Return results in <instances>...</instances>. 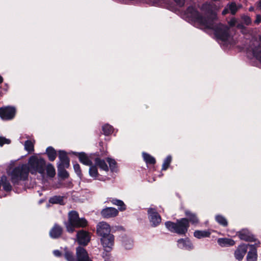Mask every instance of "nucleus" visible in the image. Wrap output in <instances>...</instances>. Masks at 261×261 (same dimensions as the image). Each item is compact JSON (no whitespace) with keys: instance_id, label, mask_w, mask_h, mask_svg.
I'll use <instances>...</instances> for the list:
<instances>
[{"instance_id":"f257e3e1","label":"nucleus","mask_w":261,"mask_h":261,"mask_svg":"<svg viewBox=\"0 0 261 261\" xmlns=\"http://www.w3.org/2000/svg\"><path fill=\"white\" fill-rule=\"evenodd\" d=\"M66 231L72 233L75 228H84L88 225V221L85 218H80L77 212L71 211L68 213V221L64 222Z\"/></svg>"},{"instance_id":"f03ea898","label":"nucleus","mask_w":261,"mask_h":261,"mask_svg":"<svg viewBox=\"0 0 261 261\" xmlns=\"http://www.w3.org/2000/svg\"><path fill=\"white\" fill-rule=\"evenodd\" d=\"M30 168L28 165L23 164L15 167L9 175L14 186L19 185L20 181H25L28 178Z\"/></svg>"},{"instance_id":"7ed1b4c3","label":"nucleus","mask_w":261,"mask_h":261,"mask_svg":"<svg viewBox=\"0 0 261 261\" xmlns=\"http://www.w3.org/2000/svg\"><path fill=\"white\" fill-rule=\"evenodd\" d=\"M204 27L213 30L216 38L222 41H226L229 38V27L221 22L214 21L211 23H207Z\"/></svg>"},{"instance_id":"20e7f679","label":"nucleus","mask_w":261,"mask_h":261,"mask_svg":"<svg viewBox=\"0 0 261 261\" xmlns=\"http://www.w3.org/2000/svg\"><path fill=\"white\" fill-rule=\"evenodd\" d=\"M165 225L171 232L179 235H186L190 227L188 220L184 218L177 219L175 222L170 221H166Z\"/></svg>"},{"instance_id":"39448f33","label":"nucleus","mask_w":261,"mask_h":261,"mask_svg":"<svg viewBox=\"0 0 261 261\" xmlns=\"http://www.w3.org/2000/svg\"><path fill=\"white\" fill-rule=\"evenodd\" d=\"M28 164L31 173L33 174L34 172H38L41 174L44 173L46 161L43 158L32 155L29 159Z\"/></svg>"},{"instance_id":"423d86ee","label":"nucleus","mask_w":261,"mask_h":261,"mask_svg":"<svg viewBox=\"0 0 261 261\" xmlns=\"http://www.w3.org/2000/svg\"><path fill=\"white\" fill-rule=\"evenodd\" d=\"M185 14L192 21L197 22L202 26L204 27L207 23L204 16L201 15L195 6H189L185 11Z\"/></svg>"},{"instance_id":"0eeeda50","label":"nucleus","mask_w":261,"mask_h":261,"mask_svg":"<svg viewBox=\"0 0 261 261\" xmlns=\"http://www.w3.org/2000/svg\"><path fill=\"white\" fill-rule=\"evenodd\" d=\"M202 10L207 15L204 16L207 23H212L214 21H218V17L217 13L213 10L212 5L210 3H204L202 5Z\"/></svg>"},{"instance_id":"6e6552de","label":"nucleus","mask_w":261,"mask_h":261,"mask_svg":"<svg viewBox=\"0 0 261 261\" xmlns=\"http://www.w3.org/2000/svg\"><path fill=\"white\" fill-rule=\"evenodd\" d=\"M16 113V109L14 107L7 106L0 108V117L3 120L13 119Z\"/></svg>"},{"instance_id":"1a4fd4ad","label":"nucleus","mask_w":261,"mask_h":261,"mask_svg":"<svg viewBox=\"0 0 261 261\" xmlns=\"http://www.w3.org/2000/svg\"><path fill=\"white\" fill-rule=\"evenodd\" d=\"M148 219L152 227H156L161 222L162 218L155 208H149L147 210Z\"/></svg>"},{"instance_id":"9d476101","label":"nucleus","mask_w":261,"mask_h":261,"mask_svg":"<svg viewBox=\"0 0 261 261\" xmlns=\"http://www.w3.org/2000/svg\"><path fill=\"white\" fill-rule=\"evenodd\" d=\"M76 237L77 243L83 246H87L91 240L90 233L84 229L79 230Z\"/></svg>"},{"instance_id":"9b49d317","label":"nucleus","mask_w":261,"mask_h":261,"mask_svg":"<svg viewBox=\"0 0 261 261\" xmlns=\"http://www.w3.org/2000/svg\"><path fill=\"white\" fill-rule=\"evenodd\" d=\"M93 154L96 156L94 160L95 165L100 169L107 172L108 171L109 168L106 161L100 159V157H103L107 155V152L103 150L102 151L100 150L99 152H96Z\"/></svg>"},{"instance_id":"f8f14e48","label":"nucleus","mask_w":261,"mask_h":261,"mask_svg":"<svg viewBox=\"0 0 261 261\" xmlns=\"http://www.w3.org/2000/svg\"><path fill=\"white\" fill-rule=\"evenodd\" d=\"M100 242L104 250L107 253H109L112 251V247L114 245V236L111 233L100 238Z\"/></svg>"},{"instance_id":"ddd939ff","label":"nucleus","mask_w":261,"mask_h":261,"mask_svg":"<svg viewBox=\"0 0 261 261\" xmlns=\"http://www.w3.org/2000/svg\"><path fill=\"white\" fill-rule=\"evenodd\" d=\"M236 236L241 240L248 242H254L256 241L254 235L247 229H242L237 232Z\"/></svg>"},{"instance_id":"4468645a","label":"nucleus","mask_w":261,"mask_h":261,"mask_svg":"<svg viewBox=\"0 0 261 261\" xmlns=\"http://www.w3.org/2000/svg\"><path fill=\"white\" fill-rule=\"evenodd\" d=\"M76 261H92L89 257L87 251L82 246L76 248Z\"/></svg>"},{"instance_id":"2eb2a0df","label":"nucleus","mask_w":261,"mask_h":261,"mask_svg":"<svg viewBox=\"0 0 261 261\" xmlns=\"http://www.w3.org/2000/svg\"><path fill=\"white\" fill-rule=\"evenodd\" d=\"M96 228L97 234L100 238L111 234L110 226L106 223H99L97 225Z\"/></svg>"},{"instance_id":"dca6fc26","label":"nucleus","mask_w":261,"mask_h":261,"mask_svg":"<svg viewBox=\"0 0 261 261\" xmlns=\"http://www.w3.org/2000/svg\"><path fill=\"white\" fill-rule=\"evenodd\" d=\"M118 214V210L112 207H107L103 208L100 212L101 216L105 219L114 218L117 216Z\"/></svg>"},{"instance_id":"f3484780","label":"nucleus","mask_w":261,"mask_h":261,"mask_svg":"<svg viewBox=\"0 0 261 261\" xmlns=\"http://www.w3.org/2000/svg\"><path fill=\"white\" fill-rule=\"evenodd\" d=\"M58 153L60 163L57 167H65L66 168H68L70 166V159L67 152L65 150H60Z\"/></svg>"},{"instance_id":"a211bd4d","label":"nucleus","mask_w":261,"mask_h":261,"mask_svg":"<svg viewBox=\"0 0 261 261\" xmlns=\"http://www.w3.org/2000/svg\"><path fill=\"white\" fill-rule=\"evenodd\" d=\"M72 153L78 157L81 163L86 166L92 165L93 163L90 158H92L91 155L92 154H91L90 156H88L84 152H72Z\"/></svg>"},{"instance_id":"6ab92c4d","label":"nucleus","mask_w":261,"mask_h":261,"mask_svg":"<svg viewBox=\"0 0 261 261\" xmlns=\"http://www.w3.org/2000/svg\"><path fill=\"white\" fill-rule=\"evenodd\" d=\"M63 228L59 224L55 223L50 229L49 235L53 239H58L63 234Z\"/></svg>"},{"instance_id":"aec40b11","label":"nucleus","mask_w":261,"mask_h":261,"mask_svg":"<svg viewBox=\"0 0 261 261\" xmlns=\"http://www.w3.org/2000/svg\"><path fill=\"white\" fill-rule=\"evenodd\" d=\"M248 247V244L242 243L240 245L234 252V256L237 259L241 261L246 254Z\"/></svg>"},{"instance_id":"412c9836","label":"nucleus","mask_w":261,"mask_h":261,"mask_svg":"<svg viewBox=\"0 0 261 261\" xmlns=\"http://www.w3.org/2000/svg\"><path fill=\"white\" fill-rule=\"evenodd\" d=\"M248 247L250 249L246 256L247 261H257V254L255 244H248Z\"/></svg>"},{"instance_id":"4be33fe9","label":"nucleus","mask_w":261,"mask_h":261,"mask_svg":"<svg viewBox=\"0 0 261 261\" xmlns=\"http://www.w3.org/2000/svg\"><path fill=\"white\" fill-rule=\"evenodd\" d=\"M185 215L186 216V219L188 221V224L191 223L192 225H197L199 223V219L196 213H193L190 211L186 210L185 211Z\"/></svg>"},{"instance_id":"5701e85b","label":"nucleus","mask_w":261,"mask_h":261,"mask_svg":"<svg viewBox=\"0 0 261 261\" xmlns=\"http://www.w3.org/2000/svg\"><path fill=\"white\" fill-rule=\"evenodd\" d=\"M177 245L179 248L191 250L193 246L191 242L188 239H179L177 241Z\"/></svg>"},{"instance_id":"b1692460","label":"nucleus","mask_w":261,"mask_h":261,"mask_svg":"<svg viewBox=\"0 0 261 261\" xmlns=\"http://www.w3.org/2000/svg\"><path fill=\"white\" fill-rule=\"evenodd\" d=\"M107 202H110L113 205H117L118 210L121 212H123L126 209V205L121 200L114 198H109Z\"/></svg>"},{"instance_id":"393cba45","label":"nucleus","mask_w":261,"mask_h":261,"mask_svg":"<svg viewBox=\"0 0 261 261\" xmlns=\"http://www.w3.org/2000/svg\"><path fill=\"white\" fill-rule=\"evenodd\" d=\"M218 244L222 247L233 246L235 244V241L229 238H219L217 240Z\"/></svg>"},{"instance_id":"a878e982","label":"nucleus","mask_w":261,"mask_h":261,"mask_svg":"<svg viewBox=\"0 0 261 261\" xmlns=\"http://www.w3.org/2000/svg\"><path fill=\"white\" fill-rule=\"evenodd\" d=\"M45 153L47 155L48 160L50 162L54 161L57 156L56 150L52 146L47 147Z\"/></svg>"},{"instance_id":"bb28decb","label":"nucleus","mask_w":261,"mask_h":261,"mask_svg":"<svg viewBox=\"0 0 261 261\" xmlns=\"http://www.w3.org/2000/svg\"><path fill=\"white\" fill-rule=\"evenodd\" d=\"M211 232L208 230H195L194 232V236L198 239L210 237Z\"/></svg>"},{"instance_id":"cd10ccee","label":"nucleus","mask_w":261,"mask_h":261,"mask_svg":"<svg viewBox=\"0 0 261 261\" xmlns=\"http://www.w3.org/2000/svg\"><path fill=\"white\" fill-rule=\"evenodd\" d=\"M49 202L51 204L64 205V197L62 196H54L49 199Z\"/></svg>"},{"instance_id":"c85d7f7f","label":"nucleus","mask_w":261,"mask_h":261,"mask_svg":"<svg viewBox=\"0 0 261 261\" xmlns=\"http://www.w3.org/2000/svg\"><path fill=\"white\" fill-rule=\"evenodd\" d=\"M252 52L253 57L261 63V45L254 46L252 49Z\"/></svg>"},{"instance_id":"c756f323","label":"nucleus","mask_w":261,"mask_h":261,"mask_svg":"<svg viewBox=\"0 0 261 261\" xmlns=\"http://www.w3.org/2000/svg\"><path fill=\"white\" fill-rule=\"evenodd\" d=\"M142 156L144 161L147 164L154 165L155 164L156 161L155 158L151 156L150 154L146 152H143L142 153Z\"/></svg>"},{"instance_id":"7c9ffc66","label":"nucleus","mask_w":261,"mask_h":261,"mask_svg":"<svg viewBox=\"0 0 261 261\" xmlns=\"http://www.w3.org/2000/svg\"><path fill=\"white\" fill-rule=\"evenodd\" d=\"M46 171V174L47 176L53 178L56 175V170L54 166L48 163L46 166H45V170Z\"/></svg>"},{"instance_id":"2f4dec72","label":"nucleus","mask_w":261,"mask_h":261,"mask_svg":"<svg viewBox=\"0 0 261 261\" xmlns=\"http://www.w3.org/2000/svg\"><path fill=\"white\" fill-rule=\"evenodd\" d=\"M89 166H90L89 170V175L94 179H96L99 175L97 166L95 165H94L93 164L92 165H89Z\"/></svg>"},{"instance_id":"473e14b6","label":"nucleus","mask_w":261,"mask_h":261,"mask_svg":"<svg viewBox=\"0 0 261 261\" xmlns=\"http://www.w3.org/2000/svg\"><path fill=\"white\" fill-rule=\"evenodd\" d=\"M59 176L63 179H67L69 177V173L65 170V167H57Z\"/></svg>"},{"instance_id":"72a5a7b5","label":"nucleus","mask_w":261,"mask_h":261,"mask_svg":"<svg viewBox=\"0 0 261 261\" xmlns=\"http://www.w3.org/2000/svg\"><path fill=\"white\" fill-rule=\"evenodd\" d=\"M215 220L220 225L223 227L228 226V222L226 219L221 215H217L215 216Z\"/></svg>"},{"instance_id":"f704fd0d","label":"nucleus","mask_w":261,"mask_h":261,"mask_svg":"<svg viewBox=\"0 0 261 261\" xmlns=\"http://www.w3.org/2000/svg\"><path fill=\"white\" fill-rule=\"evenodd\" d=\"M106 161L109 164V168L111 172H116L117 168V163L115 160L110 158H107Z\"/></svg>"},{"instance_id":"c9c22d12","label":"nucleus","mask_w":261,"mask_h":261,"mask_svg":"<svg viewBox=\"0 0 261 261\" xmlns=\"http://www.w3.org/2000/svg\"><path fill=\"white\" fill-rule=\"evenodd\" d=\"M64 257L67 261H76L73 253L67 247L64 249Z\"/></svg>"},{"instance_id":"e433bc0d","label":"nucleus","mask_w":261,"mask_h":261,"mask_svg":"<svg viewBox=\"0 0 261 261\" xmlns=\"http://www.w3.org/2000/svg\"><path fill=\"white\" fill-rule=\"evenodd\" d=\"M172 156L168 155L164 160L162 165V170H166L170 166L172 161Z\"/></svg>"},{"instance_id":"4c0bfd02","label":"nucleus","mask_w":261,"mask_h":261,"mask_svg":"<svg viewBox=\"0 0 261 261\" xmlns=\"http://www.w3.org/2000/svg\"><path fill=\"white\" fill-rule=\"evenodd\" d=\"M102 131L105 135L109 136L113 133V128L112 126L108 124H106L102 126Z\"/></svg>"},{"instance_id":"58836bf2","label":"nucleus","mask_w":261,"mask_h":261,"mask_svg":"<svg viewBox=\"0 0 261 261\" xmlns=\"http://www.w3.org/2000/svg\"><path fill=\"white\" fill-rule=\"evenodd\" d=\"M24 148L27 151L31 153L34 151V144L31 140H28L25 141Z\"/></svg>"},{"instance_id":"ea45409f","label":"nucleus","mask_w":261,"mask_h":261,"mask_svg":"<svg viewBox=\"0 0 261 261\" xmlns=\"http://www.w3.org/2000/svg\"><path fill=\"white\" fill-rule=\"evenodd\" d=\"M227 6L231 14L232 15H235L238 10L236 4L234 2H231L230 3L228 4Z\"/></svg>"},{"instance_id":"a19ab883","label":"nucleus","mask_w":261,"mask_h":261,"mask_svg":"<svg viewBox=\"0 0 261 261\" xmlns=\"http://www.w3.org/2000/svg\"><path fill=\"white\" fill-rule=\"evenodd\" d=\"M73 169L77 175L80 178H81L82 176V173L80 165L78 163H75L73 164Z\"/></svg>"},{"instance_id":"79ce46f5","label":"nucleus","mask_w":261,"mask_h":261,"mask_svg":"<svg viewBox=\"0 0 261 261\" xmlns=\"http://www.w3.org/2000/svg\"><path fill=\"white\" fill-rule=\"evenodd\" d=\"M122 245L126 249H130L133 247V241L130 240H124Z\"/></svg>"},{"instance_id":"37998d69","label":"nucleus","mask_w":261,"mask_h":261,"mask_svg":"<svg viewBox=\"0 0 261 261\" xmlns=\"http://www.w3.org/2000/svg\"><path fill=\"white\" fill-rule=\"evenodd\" d=\"M241 19L243 23L246 25H249L251 24L252 20L249 16L244 15L241 17Z\"/></svg>"},{"instance_id":"c03bdc74","label":"nucleus","mask_w":261,"mask_h":261,"mask_svg":"<svg viewBox=\"0 0 261 261\" xmlns=\"http://www.w3.org/2000/svg\"><path fill=\"white\" fill-rule=\"evenodd\" d=\"M11 143V140L6 139L4 137H0V146H3L4 144H9Z\"/></svg>"},{"instance_id":"a18cd8bd","label":"nucleus","mask_w":261,"mask_h":261,"mask_svg":"<svg viewBox=\"0 0 261 261\" xmlns=\"http://www.w3.org/2000/svg\"><path fill=\"white\" fill-rule=\"evenodd\" d=\"M174 1L179 7H182L185 4V0H174Z\"/></svg>"},{"instance_id":"49530a36","label":"nucleus","mask_w":261,"mask_h":261,"mask_svg":"<svg viewBox=\"0 0 261 261\" xmlns=\"http://www.w3.org/2000/svg\"><path fill=\"white\" fill-rule=\"evenodd\" d=\"M261 22V16L259 14L256 15V19L254 21L255 24H259Z\"/></svg>"},{"instance_id":"de8ad7c7","label":"nucleus","mask_w":261,"mask_h":261,"mask_svg":"<svg viewBox=\"0 0 261 261\" xmlns=\"http://www.w3.org/2000/svg\"><path fill=\"white\" fill-rule=\"evenodd\" d=\"M236 20L234 18H232L230 20V21L228 22V24L230 27H233L236 25Z\"/></svg>"},{"instance_id":"09e8293b","label":"nucleus","mask_w":261,"mask_h":261,"mask_svg":"<svg viewBox=\"0 0 261 261\" xmlns=\"http://www.w3.org/2000/svg\"><path fill=\"white\" fill-rule=\"evenodd\" d=\"M54 253V254L56 256H57V257H61V255H62V253L61 252V251H60L59 250H55L53 252Z\"/></svg>"},{"instance_id":"8fccbe9b","label":"nucleus","mask_w":261,"mask_h":261,"mask_svg":"<svg viewBox=\"0 0 261 261\" xmlns=\"http://www.w3.org/2000/svg\"><path fill=\"white\" fill-rule=\"evenodd\" d=\"M229 13V9H228V7L227 6L226 7H225L223 10L222 11V14L223 15H226L227 14H228Z\"/></svg>"},{"instance_id":"3c124183","label":"nucleus","mask_w":261,"mask_h":261,"mask_svg":"<svg viewBox=\"0 0 261 261\" xmlns=\"http://www.w3.org/2000/svg\"><path fill=\"white\" fill-rule=\"evenodd\" d=\"M254 7H252V6H251L250 7H249V11L250 12L253 11H254Z\"/></svg>"},{"instance_id":"603ef678","label":"nucleus","mask_w":261,"mask_h":261,"mask_svg":"<svg viewBox=\"0 0 261 261\" xmlns=\"http://www.w3.org/2000/svg\"><path fill=\"white\" fill-rule=\"evenodd\" d=\"M3 77L0 75V84L3 82Z\"/></svg>"},{"instance_id":"864d4df0","label":"nucleus","mask_w":261,"mask_h":261,"mask_svg":"<svg viewBox=\"0 0 261 261\" xmlns=\"http://www.w3.org/2000/svg\"><path fill=\"white\" fill-rule=\"evenodd\" d=\"M258 5H259V7H261V0L259 1Z\"/></svg>"}]
</instances>
